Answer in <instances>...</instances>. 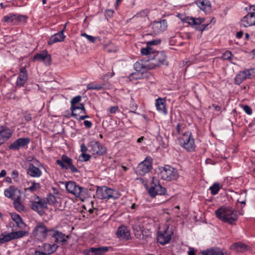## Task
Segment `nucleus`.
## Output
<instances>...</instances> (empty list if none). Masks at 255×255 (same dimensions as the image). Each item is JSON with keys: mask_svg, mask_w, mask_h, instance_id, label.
<instances>
[{"mask_svg": "<svg viewBox=\"0 0 255 255\" xmlns=\"http://www.w3.org/2000/svg\"><path fill=\"white\" fill-rule=\"evenodd\" d=\"M81 100L82 98L81 96H77L72 98L70 101V110L72 112L71 116L79 121L89 118L87 115V112L83 104H80L79 106L76 105V104L79 103Z\"/></svg>", "mask_w": 255, "mask_h": 255, "instance_id": "1", "label": "nucleus"}, {"mask_svg": "<svg viewBox=\"0 0 255 255\" xmlns=\"http://www.w3.org/2000/svg\"><path fill=\"white\" fill-rule=\"evenodd\" d=\"M216 217L225 223L234 224L238 220L237 212L232 208L221 207L215 211Z\"/></svg>", "mask_w": 255, "mask_h": 255, "instance_id": "2", "label": "nucleus"}, {"mask_svg": "<svg viewBox=\"0 0 255 255\" xmlns=\"http://www.w3.org/2000/svg\"><path fill=\"white\" fill-rule=\"evenodd\" d=\"M141 53L142 55L147 56L148 60L154 61V62L150 63L155 64V68L163 64L166 57L163 51H155L153 49H141Z\"/></svg>", "mask_w": 255, "mask_h": 255, "instance_id": "3", "label": "nucleus"}, {"mask_svg": "<svg viewBox=\"0 0 255 255\" xmlns=\"http://www.w3.org/2000/svg\"><path fill=\"white\" fill-rule=\"evenodd\" d=\"M178 140L180 146L187 152H192L195 150V139L191 131L187 130L182 133Z\"/></svg>", "mask_w": 255, "mask_h": 255, "instance_id": "4", "label": "nucleus"}, {"mask_svg": "<svg viewBox=\"0 0 255 255\" xmlns=\"http://www.w3.org/2000/svg\"><path fill=\"white\" fill-rule=\"evenodd\" d=\"M52 230V228H48L43 223L39 222L34 226L32 234L35 239L42 242L50 236Z\"/></svg>", "mask_w": 255, "mask_h": 255, "instance_id": "5", "label": "nucleus"}, {"mask_svg": "<svg viewBox=\"0 0 255 255\" xmlns=\"http://www.w3.org/2000/svg\"><path fill=\"white\" fill-rule=\"evenodd\" d=\"M149 220L146 218H136L132 224V229L135 236L137 239H141L143 237V232L145 230H148V226Z\"/></svg>", "mask_w": 255, "mask_h": 255, "instance_id": "6", "label": "nucleus"}, {"mask_svg": "<svg viewBox=\"0 0 255 255\" xmlns=\"http://www.w3.org/2000/svg\"><path fill=\"white\" fill-rule=\"evenodd\" d=\"M29 205L32 210L36 212L41 216L45 213V209L47 208L46 200L38 196H35L33 200L31 199L29 201Z\"/></svg>", "mask_w": 255, "mask_h": 255, "instance_id": "7", "label": "nucleus"}, {"mask_svg": "<svg viewBox=\"0 0 255 255\" xmlns=\"http://www.w3.org/2000/svg\"><path fill=\"white\" fill-rule=\"evenodd\" d=\"M65 187L67 191L75 197L82 199L86 194V189L80 186L75 182L68 181L66 183Z\"/></svg>", "mask_w": 255, "mask_h": 255, "instance_id": "8", "label": "nucleus"}, {"mask_svg": "<svg viewBox=\"0 0 255 255\" xmlns=\"http://www.w3.org/2000/svg\"><path fill=\"white\" fill-rule=\"evenodd\" d=\"M159 230L157 236V240L159 243L164 245L169 242L173 231L169 229V226L167 224L163 225Z\"/></svg>", "mask_w": 255, "mask_h": 255, "instance_id": "9", "label": "nucleus"}, {"mask_svg": "<svg viewBox=\"0 0 255 255\" xmlns=\"http://www.w3.org/2000/svg\"><path fill=\"white\" fill-rule=\"evenodd\" d=\"M148 26V31L151 35L160 34L165 31L167 28V22L166 19H160L159 21H154Z\"/></svg>", "mask_w": 255, "mask_h": 255, "instance_id": "10", "label": "nucleus"}, {"mask_svg": "<svg viewBox=\"0 0 255 255\" xmlns=\"http://www.w3.org/2000/svg\"><path fill=\"white\" fill-rule=\"evenodd\" d=\"M152 158L149 156H146L144 160L140 162L135 169L137 174L140 176H144L148 173L152 169Z\"/></svg>", "mask_w": 255, "mask_h": 255, "instance_id": "11", "label": "nucleus"}, {"mask_svg": "<svg viewBox=\"0 0 255 255\" xmlns=\"http://www.w3.org/2000/svg\"><path fill=\"white\" fill-rule=\"evenodd\" d=\"M56 162L62 169H70L73 173L79 172L78 169L73 164V160L66 154H63L61 159H57Z\"/></svg>", "mask_w": 255, "mask_h": 255, "instance_id": "12", "label": "nucleus"}, {"mask_svg": "<svg viewBox=\"0 0 255 255\" xmlns=\"http://www.w3.org/2000/svg\"><path fill=\"white\" fill-rule=\"evenodd\" d=\"M255 76V68L247 69L239 72L234 78L235 85H240L244 81L251 79Z\"/></svg>", "mask_w": 255, "mask_h": 255, "instance_id": "13", "label": "nucleus"}, {"mask_svg": "<svg viewBox=\"0 0 255 255\" xmlns=\"http://www.w3.org/2000/svg\"><path fill=\"white\" fill-rule=\"evenodd\" d=\"M27 18L25 15L10 13L3 16V21L11 25H17L20 23L25 22Z\"/></svg>", "mask_w": 255, "mask_h": 255, "instance_id": "14", "label": "nucleus"}, {"mask_svg": "<svg viewBox=\"0 0 255 255\" xmlns=\"http://www.w3.org/2000/svg\"><path fill=\"white\" fill-rule=\"evenodd\" d=\"M159 175L162 179L167 181L176 180L178 177L177 169L170 166L163 167Z\"/></svg>", "mask_w": 255, "mask_h": 255, "instance_id": "15", "label": "nucleus"}, {"mask_svg": "<svg viewBox=\"0 0 255 255\" xmlns=\"http://www.w3.org/2000/svg\"><path fill=\"white\" fill-rule=\"evenodd\" d=\"M148 193L152 197H154L157 195H163L167 197L166 189L158 183V181L154 177L152 178L151 186L148 190Z\"/></svg>", "mask_w": 255, "mask_h": 255, "instance_id": "16", "label": "nucleus"}, {"mask_svg": "<svg viewBox=\"0 0 255 255\" xmlns=\"http://www.w3.org/2000/svg\"><path fill=\"white\" fill-rule=\"evenodd\" d=\"M116 191L106 186L98 187L96 196L100 199H110L116 198Z\"/></svg>", "mask_w": 255, "mask_h": 255, "instance_id": "17", "label": "nucleus"}, {"mask_svg": "<svg viewBox=\"0 0 255 255\" xmlns=\"http://www.w3.org/2000/svg\"><path fill=\"white\" fill-rule=\"evenodd\" d=\"M88 151L94 155H103L107 152L106 148L100 142L93 140L88 144Z\"/></svg>", "mask_w": 255, "mask_h": 255, "instance_id": "18", "label": "nucleus"}, {"mask_svg": "<svg viewBox=\"0 0 255 255\" xmlns=\"http://www.w3.org/2000/svg\"><path fill=\"white\" fill-rule=\"evenodd\" d=\"M148 59L144 61L143 60H139L134 64V68L137 72L141 73H145L149 70H151L155 68V64H152L149 62Z\"/></svg>", "mask_w": 255, "mask_h": 255, "instance_id": "19", "label": "nucleus"}, {"mask_svg": "<svg viewBox=\"0 0 255 255\" xmlns=\"http://www.w3.org/2000/svg\"><path fill=\"white\" fill-rule=\"evenodd\" d=\"M240 25L245 27L255 25V10L250 9L248 13L241 20Z\"/></svg>", "mask_w": 255, "mask_h": 255, "instance_id": "20", "label": "nucleus"}, {"mask_svg": "<svg viewBox=\"0 0 255 255\" xmlns=\"http://www.w3.org/2000/svg\"><path fill=\"white\" fill-rule=\"evenodd\" d=\"M30 139L29 137H20L16 139L9 146V149L18 150L20 148H23L30 142Z\"/></svg>", "mask_w": 255, "mask_h": 255, "instance_id": "21", "label": "nucleus"}, {"mask_svg": "<svg viewBox=\"0 0 255 255\" xmlns=\"http://www.w3.org/2000/svg\"><path fill=\"white\" fill-rule=\"evenodd\" d=\"M50 236L55 239L54 243L56 244L61 243L62 245H65L66 244L67 239L69 238L68 236H66L62 232L53 228H52Z\"/></svg>", "mask_w": 255, "mask_h": 255, "instance_id": "22", "label": "nucleus"}, {"mask_svg": "<svg viewBox=\"0 0 255 255\" xmlns=\"http://www.w3.org/2000/svg\"><path fill=\"white\" fill-rule=\"evenodd\" d=\"M33 60L43 62L46 65H50L51 63V55L46 50L36 53L33 57Z\"/></svg>", "mask_w": 255, "mask_h": 255, "instance_id": "23", "label": "nucleus"}, {"mask_svg": "<svg viewBox=\"0 0 255 255\" xmlns=\"http://www.w3.org/2000/svg\"><path fill=\"white\" fill-rule=\"evenodd\" d=\"M13 131L9 128L2 126L0 127V140L3 143L7 141L12 136Z\"/></svg>", "mask_w": 255, "mask_h": 255, "instance_id": "24", "label": "nucleus"}, {"mask_svg": "<svg viewBox=\"0 0 255 255\" xmlns=\"http://www.w3.org/2000/svg\"><path fill=\"white\" fill-rule=\"evenodd\" d=\"M58 248V245L54 243L53 244L43 243L41 246H38L37 248L43 250L47 255H50L56 251Z\"/></svg>", "mask_w": 255, "mask_h": 255, "instance_id": "25", "label": "nucleus"}, {"mask_svg": "<svg viewBox=\"0 0 255 255\" xmlns=\"http://www.w3.org/2000/svg\"><path fill=\"white\" fill-rule=\"evenodd\" d=\"M28 79V75L25 67H22L20 69V72L16 82V85L18 87H23Z\"/></svg>", "mask_w": 255, "mask_h": 255, "instance_id": "26", "label": "nucleus"}, {"mask_svg": "<svg viewBox=\"0 0 255 255\" xmlns=\"http://www.w3.org/2000/svg\"><path fill=\"white\" fill-rule=\"evenodd\" d=\"M117 235L120 239L126 240H128L130 237V231L125 226L119 227Z\"/></svg>", "mask_w": 255, "mask_h": 255, "instance_id": "27", "label": "nucleus"}, {"mask_svg": "<svg viewBox=\"0 0 255 255\" xmlns=\"http://www.w3.org/2000/svg\"><path fill=\"white\" fill-rule=\"evenodd\" d=\"M64 29H62L61 31L52 35L48 40V44L51 45L54 43L63 41L65 36L64 34Z\"/></svg>", "mask_w": 255, "mask_h": 255, "instance_id": "28", "label": "nucleus"}, {"mask_svg": "<svg viewBox=\"0 0 255 255\" xmlns=\"http://www.w3.org/2000/svg\"><path fill=\"white\" fill-rule=\"evenodd\" d=\"M250 248L249 246L241 242H237L230 246V249L238 253H243L249 251Z\"/></svg>", "mask_w": 255, "mask_h": 255, "instance_id": "29", "label": "nucleus"}, {"mask_svg": "<svg viewBox=\"0 0 255 255\" xmlns=\"http://www.w3.org/2000/svg\"><path fill=\"white\" fill-rule=\"evenodd\" d=\"M27 173L32 177H39L42 175L41 170L32 163H29Z\"/></svg>", "mask_w": 255, "mask_h": 255, "instance_id": "30", "label": "nucleus"}, {"mask_svg": "<svg viewBox=\"0 0 255 255\" xmlns=\"http://www.w3.org/2000/svg\"><path fill=\"white\" fill-rule=\"evenodd\" d=\"M165 101L161 98H158L156 100L155 106L156 109L164 115L167 114V110L165 107Z\"/></svg>", "mask_w": 255, "mask_h": 255, "instance_id": "31", "label": "nucleus"}, {"mask_svg": "<svg viewBox=\"0 0 255 255\" xmlns=\"http://www.w3.org/2000/svg\"><path fill=\"white\" fill-rule=\"evenodd\" d=\"M197 19L200 20V22L198 25H194V28L196 30L202 32L204 30H207L209 29V23L202 24L205 21L204 18H197Z\"/></svg>", "mask_w": 255, "mask_h": 255, "instance_id": "32", "label": "nucleus"}, {"mask_svg": "<svg viewBox=\"0 0 255 255\" xmlns=\"http://www.w3.org/2000/svg\"><path fill=\"white\" fill-rule=\"evenodd\" d=\"M20 200V197L18 196L13 200V206L15 210L19 212H25L26 211L25 207L21 203Z\"/></svg>", "mask_w": 255, "mask_h": 255, "instance_id": "33", "label": "nucleus"}, {"mask_svg": "<svg viewBox=\"0 0 255 255\" xmlns=\"http://www.w3.org/2000/svg\"><path fill=\"white\" fill-rule=\"evenodd\" d=\"M181 21L185 23H188L192 27H194V25H198L200 22V20L197 19V18L193 17L184 16L183 18H180Z\"/></svg>", "mask_w": 255, "mask_h": 255, "instance_id": "34", "label": "nucleus"}, {"mask_svg": "<svg viewBox=\"0 0 255 255\" xmlns=\"http://www.w3.org/2000/svg\"><path fill=\"white\" fill-rule=\"evenodd\" d=\"M197 5L202 10H206L211 8L210 2L208 0H197L195 1Z\"/></svg>", "mask_w": 255, "mask_h": 255, "instance_id": "35", "label": "nucleus"}, {"mask_svg": "<svg viewBox=\"0 0 255 255\" xmlns=\"http://www.w3.org/2000/svg\"><path fill=\"white\" fill-rule=\"evenodd\" d=\"M16 191H17V189L16 187L10 186L9 188L4 190V194L6 197L14 200V196Z\"/></svg>", "mask_w": 255, "mask_h": 255, "instance_id": "36", "label": "nucleus"}, {"mask_svg": "<svg viewBox=\"0 0 255 255\" xmlns=\"http://www.w3.org/2000/svg\"><path fill=\"white\" fill-rule=\"evenodd\" d=\"M106 86V84L105 83L97 84L94 82H92L87 85V88L88 90H100L105 89Z\"/></svg>", "mask_w": 255, "mask_h": 255, "instance_id": "37", "label": "nucleus"}, {"mask_svg": "<svg viewBox=\"0 0 255 255\" xmlns=\"http://www.w3.org/2000/svg\"><path fill=\"white\" fill-rule=\"evenodd\" d=\"M203 255H224L223 252L219 248H211L202 252Z\"/></svg>", "mask_w": 255, "mask_h": 255, "instance_id": "38", "label": "nucleus"}, {"mask_svg": "<svg viewBox=\"0 0 255 255\" xmlns=\"http://www.w3.org/2000/svg\"><path fill=\"white\" fill-rule=\"evenodd\" d=\"M12 240H13V239L11 233L6 235H4L3 233H2L0 235V244L1 245L8 242Z\"/></svg>", "mask_w": 255, "mask_h": 255, "instance_id": "39", "label": "nucleus"}, {"mask_svg": "<svg viewBox=\"0 0 255 255\" xmlns=\"http://www.w3.org/2000/svg\"><path fill=\"white\" fill-rule=\"evenodd\" d=\"M12 239H16L26 236L28 235V233L24 231H19L16 232H12L11 233Z\"/></svg>", "mask_w": 255, "mask_h": 255, "instance_id": "40", "label": "nucleus"}, {"mask_svg": "<svg viewBox=\"0 0 255 255\" xmlns=\"http://www.w3.org/2000/svg\"><path fill=\"white\" fill-rule=\"evenodd\" d=\"M186 128V125L185 124L183 123H178L175 128V134L179 135L181 133H183Z\"/></svg>", "mask_w": 255, "mask_h": 255, "instance_id": "41", "label": "nucleus"}, {"mask_svg": "<svg viewBox=\"0 0 255 255\" xmlns=\"http://www.w3.org/2000/svg\"><path fill=\"white\" fill-rule=\"evenodd\" d=\"M221 189L220 184L218 183H214L209 188L211 193L213 195H216Z\"/></svg>", "mask_w": 255, "mask_h": 255, "instance_id": "42", "label": "nucleus"}, {"mask_svg": "<svg viewBox=\"0 0 255 255\" xmlns=\"http://www.w3.org/2000/svg\"><path fill=\"white\" fill-rule=\"evenodd\" d=\"M40 188V184L39 183H36L33 181L31 182V185L26 188L25 190L32 193L39 190Z\"/></svg>", "mask_w": 255, "mask_h": 255, "instance_id": "43", "label": "nucleus"}, {"mask_svg": "<svg viewBox=\"0 0 255 255\" xmlns=\"http://www.w3.org/2000/svg\"><path fill=\"white\" fill-rule=\"evenodd\" d=\"M110 248L108 247H100L95 248L96 255H102L108 252Z\"/></svg>", "mask_w": 255, "mask_h": 255, "instance_id": "44", "label": "nucleus"}, {"mask_svg": "<svg viewBox=\"0 0 255 255\" xmlns=\"http://www.w3.org/2000/svg\"><path fill=\"white\" fill-rule=\"evenodd\" d=\"M143 73H141L140 72H136L134 73H131L128 77V78L130 80H137L141 79L142 77Z\"/></svg>", "mask_w": 255, "mask_h": 255, "instance_id": "45", "label": "nucleus"}, {"mask_svg": "<svg viewBox=\"0 0 255 255\" xmlns=\"http://www.w3.org/2000/svg\"><path fill=\"white\" fill-rule=\"evenodd\" d=\"M46 201L47 203H48L50 205H54L56 202V198L54 195L49 193L47 195Z\"/></svg>", "mask_w": 255, "mask_h": 255, "instance_id": "46", "label": "nucleus"}, {"mask_svg": "<svg viewBox=\"0 0 255 255\" xmlns=\"http://www.w3.org/2000/svg\"><path fill=\"white\" fill-rule=\"evenodd\" d=\"M149 12V11L148 9H143V10H141V11H140L139 12L137 13L135 15V18L145 17L148 15Z\"/></svg>", "mask_w": 255, "mask_h": 255, "instance_id": "47", "label": "nucleus"}, {"mask_svg": "<svg viewBox=\"0 0 255 255\" xmlns=\"http://www.w3.org/2000/svg\"><path fill=\"white\" fill-rule=\"evenodd\" d=\"M161 43V40L160 39H154L151 41H147L146 42V48H150L149 47L152 45H158Z\"/></svg>", "mask_w": 255, "mask_h": 255, "instance_id": "48", "label": "nucleus"}, {"mask_svg": "<svg viewBox=\"0 0 255 255\" xmlns=\"http://www.w3.org/2000/svg\"><path fill=\"white\" fill-rule=\"evenodd\" d=\"M85 255H96L95 248H90L83 252Z\"/></svg>", "mask_w": 255, "mask_h": 255, "instance_id": "49", "label": "nucleus"}, {"mask_svg": "<svg viewBox=\"0 0 255 255\" xmlns=\"http://www.w3.org/2000/svg\"><path fill=\"white\" fill-rule=\"evenodd\" d=\"M241 107L243 109L246 113H247L249 115H251L253 113V111L251 108L248 105H241Z\"/></svg>", "mask_w": 255, "mask_h": 255, "instance_id": "50", "label": "nucleus"}, {"mask_svg": "<svg viewBox=\"0 0 255 255\" xmlns=\"http://www.w3.org/2000/svg\"><path fill=\"white\" fill-rule=\"evenodd\" d=\"M23 118L26 122H29L32 120L31 114L27 111L22 112Z\"/></svg>", "mask_w": 255, "mask_h": 255, "instance_id": "51", "label": "nucleus"}, {"mask_svg": "<svg viewBox=\"0 0 255 255\" xmlns=\"http://www.w3.org/2000/svg\"><path fill=\"white\" fill-rule=\"evenodd\" d=\"M81 35L82 36L86 37L91 42L95 43L96 41V37H95L89 35L86 33H83Z\"/></svg>", "mask_w": 255, "mask_h": 255, "instance_id": "52", "label": "nucleus"}, {"mask_svg": "<svg viewBox=\"0 0 255 255\" xmlns=\"http://www.w3.org/2000/svg\"><path fill=\"white\" fill-rule=\"evenodd\" d=\"M12 219L18 225L20 223H22V220L20 216L18 214L13 215L12 216Z\"/></svg>", "mask_w": 255, "mask_h": 255, "instance_id": "53", "label": "nucleus"}, {"mask_svg": "<svg viewBox=\"0 0 255 255\" xmlns=\"http://www.w3.org/2000/svg\"><path fill=\"white\" fill-rule=\"evenodd\" d=\"M232 55L231 52L227 50L223 53L222 58L223 60H229L231 58Z\"/></svg>", "mask_w": 255, "mask_h": 255, "instance_id": "54", "label": "nucleus"}, {"mask_svg": "<svg viewBox=\"0 0 255 255\" xmlns=\"http://www.w3.org/2000/svg\"><path fill=\"white\" fill-rule=\"evenodd\" d=\"M80 157L83 158L81 159V160L83 161H87L90 159L91 155L88 154H86V153H82L80 156Z\"/></svg>", "mask_w": 255, "mask_h": 255, "instance_id": "55", "label": "nucleus"}, {"mask_svg": "<svg viewBox=\"0 0 255 255\" xmlns=\"http://www.w3.org/2000/svg\"><path fill=\"white\" fill-rule=\"evenodd\" d=\"M84 125L86 128H90L92 126V123L89 121H84Z\"/></svg>", "mask_w": 255, "mask_h": 255, "instance_id": "56", "label": "nucleus"}, {"mask_svg": "<svg viewBox=\"0 0 255 255\" xmlns=\"http://www.w3.org/2000/svg\"><path fill=\"white\" fill-rule=\"evenodd\" d=\"M39 249V250L38 249L35 250L34 255H47L43 251H41Z\"/></svg>", "mask_w": 255, "mask_h": 255, "instance_id": "57", "label": "nucleus"}, {"mask_svg": "<svg viewBox=\"0 0 255 255\" xmlns=\"http://www.w3.org/2000/svg\"><path fill=\"white\" fill-rule=\"evenodd\" d=\"M81 150L82 153H86L88 151V147H87L84 143L81 145Z\"/></svg>", "mask_w": 255, "mask_h": 255, "instance_id": "58", "label": "nucleus"}, {"mask_svg": "<svg viewBox=\"0 0 255 255\" xmlns=\"http://www.w3.org/2000/svg\"><path fill=\"white\" fill-rule=\"evenodd\" d=\"M188 255H195V251L194 248L190 247L188 252Z\"/></svg>", "mask_w": 255, "mask_h": 255, "instance_id": "59", "label": "nucleus"}, {"mask_svg": "<svg viewBox=\"0 0 255 255\" xmlns=\"http://www.w3.org/2000/svg\"><path fill=\"white\" fill-rule=\"evenodd\" d=\"M118 110V107L117 106L112 107L110 109V112L112 114H115Z\"/></svg>", "mask_w": 255, "mask_h": 255, "instance_id": "60", "label": "nucleus"}, {"mask_svg": "<svg viewBox=\"0 0 255 255\" xmlns=\"http://www.w3.org/2000/svg\"><path fill=\"white\" fill-rule=\"evenodd\" d=\"M18 172L16 170H14L12 171V174H11L12 178L14 179L15 178H17L18 177Z\"/></svg>", "mask_w": 255, "mask_h": 255, "instance_id": "61", "label": "nucleus"}, {"mask_svg": "<svg viewBox=\"0 0 255 255\" xmlns=\"http://www.w3.org/2000/svg\"><path fill=\"white\" fill-rule=\"evenodd\" d=\"M243 35V32L242 31H240L237 33L236 37L238 38H241Z\"/></svg>", "mask_w": 255, "mask_h": 255, "instance_id": "62", "label": "nucleus"}, {"mask_svg": "<svg viewBox=\"0 0 255 255\" xmlns=\"http://www.w3.org/2000/svg\"><path fill=\"white\" fill-rule=\"evenodd\" d=\"M6 172L5 170L3 169L0 172V177H4L6 175Z\"/></svg>", "mask_w": 255, "mask_h": 255, "instance_id": "63", "label": "nucleus"}, {"mask_svg": "<svg viewBox=\"0 0 255 255\" xmlns=\"http://www.w3.org/2000/svg\"><path fill=\"white\" fill-rule=\"evenodd\" d=\"M212 107L215 109V110L217 111H220L221 110V108L220 106L217 105H215V104H213L212 105Z\"/></svg>", "mask_w": 255, "mask_h": 255, "instance_id": "64", "label": "nucleus"}]
</instances>
